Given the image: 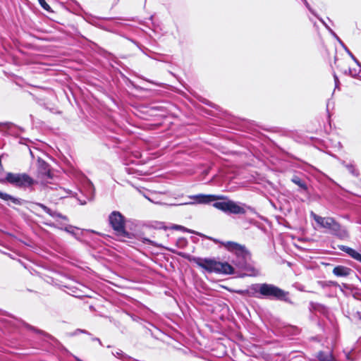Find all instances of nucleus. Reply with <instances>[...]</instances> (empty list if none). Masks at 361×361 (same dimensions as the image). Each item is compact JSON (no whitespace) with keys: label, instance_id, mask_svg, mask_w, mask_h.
<instances>
[{"label":"nucleus","instance_id":"obj_17","mask_svg":"<svg viewBox=\"0 0 361 361\" xmlns=\"http://www.w3.org/2000/svg\"><path fill=\"white\" fill-rule=\"evenodd\" d=\"M66 194H67V192L65 190H63V188H60L59 189V192L57 194V196L59 198H63L65 197Z\"/></svg>","mask_w":361,"mask_h":361},{"label":"nucleus","instance_id":"obj_16","mask_svg":"<svg viewBox=\"0 0 361 361\" xmlns=\"http://www.w3.org/2000/svg\"><path fill=\"white\" fill-rule=\"evenodd\" d=\"M39 3L44 9L48 11L50 8L45 0H39Z\"/></svg>","mask_w":361,"mask_h":361},{"label":"nucleus","instance_id":"obj_6","mask_svg":"<svg viewBox=\"0 0 361 361\" xmlns=\"http://www.w3.org/2000/svg\"><path fill=\"white\" fill-rule=\"evenodd\" d=\"M109 222L118 235L121 238L128 236V233L124 228L123 217L119 212H113L109 216Z\"/></svg>","mask_w":361,"mask_h":361},{"label":"nucleus","instance_id":"obj_11","mask_svg":"<svg viewBox=\"0 0 361 361\" xmlns=\"http://www.w3.org/2000/svg\"><path fill=\"white\" fill-rule=\"evenodd\" d=\"M345 251L353 258L361 262V255L359 252L350 247L345 249Z\"/></svg>","mask_w":361,"mask_h":361},{"label":"nucleus","instance_id":"obj_3","mask_svg":"<svg viewBox=\"0 0 361 361\" xmlns=\"http://www.w3.org/2000/svg\"><path fill=\"white\" fill-rule=\"evenodd\" d=\"M252 291L251 295L255 296L259 293L265 297H273L277 299H282L286 296V293L278 287L267 283L255 284L250 287Z\"/></svg>","mask_w":361,"mask_h":361},{"label":"nucleus","instance_id":"obj_18","mask_svg":"<svg viewBox=\"0 0 361 361\" xmlns=\"http://www.w3.org/2000/svg\"><path fill=\"white\" fill-rule=\"evenodd\" d=\"M0 197L5 200L12 199V197L9 195H8L6 193H3L1 192H0Z\"/></svg>","mask_w":361,"mask_h":361},{"label":"nucleus","instance_id":"obj_8","mask_svg":"<svg viewBox=\"0 0 361 361\" xmlns=\"http://www.w3.org/2000/svg\"><path fill=\"white\" fill-rule=\"evenodd\" d=\"M224 246L230 251H234L237 255H240L244 252V247L240 245L233 242H226L223 243Z\"/></svg>","mask_w":361,"mask_h":361},{"label":"nucleus","instance_id":"obj_20","mask_svg":"<svg viewBox=\"0 0 361 361\" xmlns=\"http://www.w3.org/2000/svg\"><path fill=\"white\" fill-rule=\"evenodd\" d=\"M338 43L345 49V50L347 51L348 54L350 52L342 40H339Z\"/></svg>","mask_w":361,"mask_h":361},{"label":"nucleus","instance_id":"obj_2","mask_svg":"<svg viewBox=\"0 0 361 361\" xmlns=\"http://www.w3.org/2000/svg\"><path fill=\"white\" fill-rule=\"evenodd\" d=\"M311 217L315 221L319 228L329 230L331 233L344 238L347 235L345 231L341 229L340 225L331 217H322L311 212Z\"/></svg>","mask_w":361,"mask_h":361},{"label":"nucleus","instance_id":"obj_9","mask_svg":"<svg viewBox=\"0 0 361 361\" xmlns=\"http://www.w3.org/2000/svg\"><path fill=\"white\" fill-rule=\"evenodd\" d=\"M333 273L337 276H345L348 275L349 269L344 267H336L334 269Z\"/></svg>","mask_w":361,"mask_h":361},{"label":"nucleus","instance_id":"obj_24","mask_svg":"<svg viewBox=\"0 0 361 361\" xmlns=\"http://www.w3.org/2000/svg\"><path fill=\"white\" fill-rule=\"evenodd\" d=\"M115 63H116V65L121 66V64L118 62L115 61Z\"/></svg>","mask_w":361,"mask_h":361},{"label":"nucleus","instance_id":"obj_13","mask_svg":"<svg viewBox=\"0 0 361 361\" xmlns=\"http://www.w3.org/2000/svg\"><path fill=\"white\" fill-rule=\"evenodd\" d=\"M302 2L304 3L305 6H306V8L314 16H316L318 19L320 18L317 14L315 13V11L311 8L310 4L307 2V0H302Z\"/></svg>","mask_w":361,"mask_h":361},{"label":"nucleus","instance_id":"obj_12","mask_svg":"<svg viewBox=\"0 0 361 361\" xmlns=\"http://www.w3.org/2000/svg\"><path fill=\"white\" fill-rule=\"evenodd\" d=\"M319 20L322 23V24L325 26V27L329 30V32L332 35V36L339 42V40H341L339 37L334 32V31L324 22L322 18H319Z\"/></svg>","mask_w":361,"mask_h":361},{"label":"nucleus","instance_id":"obj_15","mask_svg":"<svg viewBox=\"0 0 361 361\" xmlns=\"http://www.w3.org/2000/svg\"><path fill=\"white\" fill-rule=\"evenodd\" d=\"M293 182L295 184H297L298 185H299L300 188H305V185L304 184V183L302 181H301V180L298 178V177H294L293 179H292Z\"/></svg>","mask_w":361,"mask_h":361},{"label":"nucleus","instance_id":"obj_10","mask_svg":"<svg viewBox=\"0 0 361 361\" xmlns=\"http://www.w3.org/2000/svg\"><path fill=\"white\" fill-rule=\"evenodd\" d=\"M317 357L320 361H334V359L330 353L319 352Z\"/></svg>","mask_w":361,"mask_h":361},{"label":"nucleus","instance_id":"obj_14","mask_svg":"<svg viewBox=\"0 0 361 361\" xmlns=\"http://www.w3.org/2000/svg\"><path fill=\"white\" fill-rule=\"evenodd\" d=\"M172 229H175V230H180L182 231H185V232H189V233H193L192 231H191L190 230L182 226H180V225H173L172 227H171Z\"/></svg>","mask_w":361,"mask_h":361},{"label":"nucleus","instance_id":"obj_1","mask_svg":"<svg viewBox=\"0 0 361 361\" xmlns=\"http://www.w3.org/2000/svg\"><path fill=\"white\" fill-rule=\"evenodd\" d=\"M194 262L198 267L209 273L231 274L233 272V268L226 262L223 263L207 258H195Z\"/></svg>","mask_w":361,"mask_h":361},{"label":"nucleus","instance_id":"obj_25","mask_svg":"<svg viewBox=\"0 0 361 361\" xmlns=\"http://www.w3.org/2000/svg\"><path fill=\"white\" fill-rule=\"evenodd\" d=\"M257 274V273H254V274H252V276H256Z\"/></svg>","mask_w":361,"mask_h":361},{"label":"nucleus","instance_id":"obj_7","mask_svg":"<svg viewBox=\"0 0 361 361\" xmlns=\"http://www.w3.org/2000/svg\"><path fill=\"white\" fill-rule=\"evenodd\" d=\"M189 199L193 200L192 202H185L179 204L178 205H185V204H193L195 203L197 204H207L210 202L215 201L216 200H223V197L214 195H192L188 197Z\"/></svg>","mask_w":361,"mask_h":361},{"label":"nucleus","instance_id":"obj_5","mask_svg":"<svg viewBox=\"0 0 361 361\" xmlns=\"http://www.w3.org/2000/svg\"><path fill=\"white\" fill-rule=\"evenodd\" d=\"M213 206L215 208H216L225 213L234 214H241L245 213V209L242 205H240L232 200L216 202L213 204Z\"/></svg>","mask_w":361,"mask_h":361},{"label":"nucleus","instance_id":"obj_4","mask_svg":"<svg viewBox=\"0 0 361 361\" xmlns=\"http://www.w3.org/2000/svg\"><path fill=\"white\" fill-rule=\"evenodd\" d=\"M5 180L10 184L19 188H27L35 183V180L26 173H7Z\"/></svg>","mask_w":361,"mask_h":361},{"label":"nucleus","instance_id":"obj_19","mask_svg":"<svg viewBox=\"0 0 361 361\" xmlns=\"http://www.w3.org/2000/svg\"><path fill=\"white\" fill-rule=\"evenodd\" d=\"M349 54L351 56V57L353 59V60L355 61V62L356 63V64L360 66V68H361V63H360V61L358 60H357L354 56L352 54L351 52L349 53Z\"/></svg>","mask_w":361,"mask_h":361},{"label":"nucleus","instance_id":"obj_21","mask_svg":"<svg viewBox=\"0 0 361 361\" xmlns=\"http://www.w3.org/2000/svg\"><path fill=\"white\" fill-rule=\"evenodd\" d=\"M40 207L47 213H50V209L47 207L46 206H44L42 204H40Z\"/></svg>","mask_w":361,"mask_h":361},{"label":"nucleus","instance_id":"obj_22","mask_svg":"<svg viewBox=\"0 0 361 361\" xmlns=\"http://www.w3.org/2000/svg\"><path fill=\"white\" fill-rule=\"evenodd\" d=\"M237 293H238L240 294H245V293H247L248 290H238V291H237Z\"/></svg>","mask_w":361,"mask_h":361},{"label":"nucleus","instance_id":"obj_23","mask_svg":"<svg viewBox=\"0 0 361 361\" xmlns=\"http://www.w3.org/2000/svg\"><path fill=\"white\" fill-rule=\"evenodd\" d=\"M334 78H335V82H336V84H337V82H338L337 77H336V75H334Z\"/></svg>","mask_w":361,"mask_h":361},{"label":"nucleus","instance_id":"obj_26","mask_svg":"<svg viewBox=\"0 0 361 361\" xmlns=\"http://www.w3.org/2000/svg\"><path fill=\"white\" fill-rule=\"evenodd\" d=\"M111 68H115L114 65H113V64H111Z\"/></svg>","mask_w":361,"mask_h":361}]
</instances>
